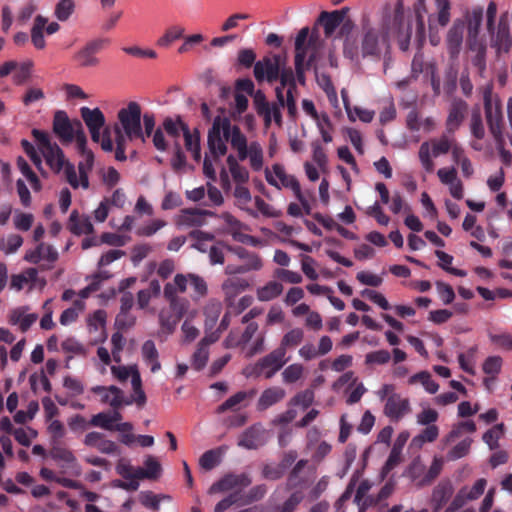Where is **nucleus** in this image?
Here are the masks:
<instances>
[{"label": "nucleus", "instance_id": "f257e3e1", "mask_svg": "<svg viewBox=\"0 0 512 512\" xmlns=\"http://www.w3.org/2000/svg\"><path fill=\"white\" fill-rule=\"evenodd\" d=\"M404 16L403 0H395L393 3H385L382 7L381 21L378 26L373 25L369 17H363L360 47L352 39H345L344 55L356 62L359 61L360 56L379 59L382 52L389 48V30L399 28L404 21Z\"/></svg>", "mask_w": 512, "mask_h": 512}, {"label": "nucleus", "instance_id": "f03ea898", "mask_svg": "<svg viewBox=\"0 0 512 512\" xmlns=\"http://www.w3.org/2000/svg\"><path fill=\"white\" fill-rule=\"evenodd\" d=\"M226 142L237 153L239 160L249 159L253 170L259 171L262 169L264 155L261 144L258 141L248 142L246 135L239 126L233 125L227 117L217 116L214 118L207 135L208 150L214 160H218L227 153Z\"/></svg>", "mask_w": 512, "mask_h": 512}, {"label": "nucleus", "instance_id": "7ed1b4c3", "mask_svg": "<svg viewBox=\"0 0 512 512\" xmlns=\"http://www.w3.org/2000/svg\"><path fill=\"white\" fill-rule=\"evenodd\" d=\"M483 105L489 132L495 143H502L504 136L502 102L500 97L493 93L492 86H486L483 90Z\"/></svg>", "mask_w": 512, "mask_h": 512}, {"label": "nucleus", "instance_id": "20e7f679", "mask_svg": "<svg viewBox=\"0 0 512 512\" xmlns=\"http://www.w3.org/2000/svg\"><path fill=\"white\" fill-rule=\"evenodd\" d=\"M53 132L63 143L76 141L78 150H84L87 138L80 120H70L65 111H56L53 118Z\"/></svg>", "mask_w": 512, "mask_h": 512}, {"label": "nucleus", "instance_id": "39448f33", "mask_svg": "<svg viewBox=\"0 0 512 512\" xmlns=\"http://www.w3.org/2000/svg\"><path fill=\"white\" fill-rule=\"evenodd\" d=\"M258 331V324L255 322L249 323L243 331L233 330L225 339L227 348H241L246 358H251L257 354L265 351V337L258 336L254 343L247 347V344L252 340Z\"/></svg>", "mask_w": 512, "mask_h": 512}, {"label": "nucleus", "instance_id": "423d86ee", "mask_svg": "<svg viewBox=\"0 0 512 512\" xmlns=\"http://www.w3.org/2000/svg\"><path fill=\"white\" fill-rule=\"evenodd\" d=\"M117 118L119 123L115 126L120 128L121 134L127 140L140 139L145 142L141 126V107L137 102L131 101L125 108L120 109Z\"/></svg>", "mask_w": 512, "mask_h": 512}, {"label": "nucleus", "instance_id": "0eeeda50", "mask_svg": "<svg viewBox=\"0 0 512 512\" xmlns=\"http://www.w3.org/2000/svg\"><path fill=\"white\" fill-rule=\"evenodd\" d=\"M496 15L497 5L494 1H490L486 11V28L491 35L492 45L498 50L507 51L511 44L508 14L504 13L500 16L497 28L494 26Z\"/></svg>", "mask_w": 512, "mask_h": 512}, {"label": "nucleus", "instance_id": "6e6552de", "mask_svg": "<svg viewBox=\"0 0 512 512\" xmlns=\"http://www.w3.org/2000/svg\"><path fill=\"white\" fill-rule=\"evenodd\" d=\"M32 135L34 136L38 150L44 157L47 165L53 172L60 173L68 162L62 149L57 145V143L51 141L50 136L46 132L34 129L32 131Z\"/></svg>", "mask_w": 512, "mask_h": 512}, {"label": "nucleus", "instance_id": "1a4fd4ad", "mask_svg": "<svg viewBox=\"0 0 512 512\" xmlns=\"http://www.w3.org/2000/svg\"><path fill=\"white\" fill-rule=\"evenodd\" d=\"M454 137L443 134L438 138L430 139L423 142L418 151V157L424 170L428 173L433 172L435 164L433 157H438L447 154L452 146Z\"/></svg>", "mask_w": 512, "mask_h": 512}, {"label": "nucleus", "instance_id": "9d476101", "mask_svg": "<svg viewBox=\"0 0 512 512\" xmlns=\"http://www.w3.org/2000/svg\"><path fill=\"white\" fill-rule=\"evenodd\" d=\"M287 362L286 356L277 348L245 369L247 376L272 378Z\"/></svg>", "mask_w": 512, "mask_h": 512}, {"label": "nucleus", "instance_id": "9b49d317", "mask_svg": "<svg viewBox=\"0 0 512 512\" xmlns=\"http://www.w3.org/2000/svg\"><path fill=\"white\" fill-rule=\"evenodd\" d=\"M286 64V57L279 54H269L254 64V77L258 82L266 80L272 83L278 80L281 70Z\"/></svg>", "mask_w": 512, "mask_h": 512}, {"label": "nucleus", "instance_id": "f8f14e48", "mask_svg": "<svg viewBox=\"0 0 512 512\" xmlns=\"http://www.w3.org/2000/svg\"><path fill=\"white\" fill-rule=\"evenodd\" d=\"M172 283L179 290L180 294H184L187 291L188 285H190L192 288L191 298L195 302L205 298L209 293L208 283L205 278L195 273H177Z\"/></svg>", "mask_w": 512, "mask_h": 512}, {"label": "nucleus", "instance_id": "ddd939ff", "mask_svg": "<svg viewBox=\"0 0 512 512\" xmlns=\"http://www.w3.org/2000/svg\"><path fill=\"white\" fill-rule=\"evenodd\" d=\"M251 483L252 479L247 473H228L210 486L208 489V494L214 495L229 491H238L241 495V491L248 487Z\"/></svg>", "mask_w": 512, "mask_h": 512}, {"label": "nucleus", "instance_id": "4468645a", "mask_svg": "<svg viewBox=\"0 0 512 512\" xmlns=\"http://www.w3.org/2000/svg\"><path fill=\"white\" fill-rule=\"evenodd\" d=\"M91 393L99 397V401L103 405H108L112 409H120L125 405H131L132 401H128L122 389L115 385L110 386H93Z\"/></svg>", "mask_w": 512, "mask_h": 512}, {"label": "nucleus", "instance_id": "2eb2a0df", "mask_svg": "<svg viewBox=\"0 0 512 512\" xmlns=\"http://www.w3.org/2000/svg\"><path fill=\"white\" fill-rule=\"evenodd\" d=\"M266 181L277 189L290 188L294 193L301 188L298 180L285 171L281 164H274L265 169Z\"/></svg>", "mask_w": 512, "mask_h": 512}, {"label": "nucleus", "instance_id": "dca6fc26", "mask_svg": "<svg viewBox=\"0 0 512 512\" xmlns=\"http://www.w3.org/2000/svg\"><path fill=\"white\" fill-rule=\"evenodd\" d=\"M412 411L410 400L401 394L391 395L385 402L383 413L391 421L398 422Z\"/></svg>", "mask_w": 512, "mask_h": 512}, {"label": "nucleus", "instance_id": "f3484780", "mask_svg": "<svg viewBox=\"0 0 512 512\" xmlns=\"http://www.w3.org/2000/svg\"><path fill=\"white\" fill-rule=\"evenodd\" d=\"M349 10L348 7H343L330 12L322 11L313 27L318 28L319 25L322 26L325 37L330 38L344 21V16L348 14Z\"/></svg>", "mask_w": 512, "mask_h": 512}, {"label": "nucleus", "instance_id": "a211bd4d", "mask_svg": "<svg viewBox=\"0 0 512 512\" xmlns=\"http://www.w3.org/2000/svg\"><path fill=\"white\" fill-rule=\"evenodd\" d=\"M83 444L98 452L107 455L119 454L120 449L116 442L108 439L103 433L98 431L88 432L83 439Z\"/></svg>", "mask_w": 512, "mask_h": 512}, {"label": "nucleus", "instance_id": "6ab92c4d", "mask_svg": "<svg viewBox=\"0 0 512 512\" xmlns=\"http://www.w3.org/2000/svg\"><path fill=\"white\" fill-rule=\"evenodd\" d=\"M302 33H304V38L301 41V46L304 49V60L307 61L312 53L316 57L317 51L323 46V41L320 38L318 28L313 27L310 30L308 27H304L300 29L295 38V55L297 54V41L303 35Z\"/></svg>", "mask_w": 512, "mask_h": 512}, {"label": "nucleus", "instance_id": "aec40b11", "mask_svg": "<svg viewBox=\"0 0 512 512\" xmlns=\"http://www.w3.org/2000/svg\"><path fill=\"white\" fill-rule=\"evenodd\" d=\"M58 251L50 244L40 243L35 250L28 252L25 255V260L30 263L47 262L42 264V269H51L54 263L58 260Z\"/></svg>", "mask_w": 512, "mask_h": 512}, {"label": "nucleus", "instance_id": "412c9836", "mask_svg": "<svg viewBox=\"0 0 512 512\" xmlns=\"http://www.w3.org/2000/svg\"><path fill=\"white\" fill-rule=\"evenodd\" d=\"M38 318V314L31 312L28 305L13 308L8 313V323L12 326H18L21 332L28 331Z\"/></svg>", "mask_w": 512, "mask_h": 512}, {"label": "nucleus", "instance_id": "4be33fe9", "mask_svg": "<svg viewBox=\"0 0 512 512\" xmlns=\"http://www.w3.org/2000/svg\"><path fill=\"white\" fill-rule=\"evenodd\" d=\"M454 494V486L451 480H441L432 490L430 497V505L433 512H439Z\"/></svg>", "mask_w": 512, "mask_h": 512}, {"label": "nucleus", "instance_id": "5701e85b", "mask_svg": "<svg viewBox=\"0 0 512 512\" xmlns=\"http://www.w3.org/2000/svg\"><path fill=\"white\" fill-rule=\"evenodd\" d=\"M105 43L106 41L102 39L90 41L75 54L74 59L82 68L97 66L99 59L96 57V53L101 50Z\"/></svg>", "mask_w": 512, "mask_h": 512}, {"label": "nucleus", "instance_id": "b1692460", "mask_svg": "<svg viewBox=\"0 0 512 512\" xmlns=\"http://www.w3.org/2000/svg\"><path fill=\"white\" fill-rule=\"evenodd\" d=\"M208 216H215V213L196 208L183 209L176 218V224L181 227H200L206 223Z\"/></svg>", "mask_w": 512, "mask_h": 512}, {"label": "nucleus", "instance_id": "393cba45", "mask_svg": "<svg viewBox=\"0 0 512 512\" xmlns=\"http://www.w3.org/2000/svg\"><path fill=\"white\" fill-rule=\"evenodd\" d=\"M179 290L174 287L172 282H168L164 286V297L169 302V306L173 313L182 318L190 308V301L179 295Z\"/></svg>", "mask_w": 512, "mask_h": 512}, {"label": "nucleus", "instance_id": "a878e982", "mask_svg": "<svg viewBox=\"0 0 512 512\" xmlns=\"http://www.w3.org/2000/svg\"><path fill=\"white\" fill-rule=\"evenodd\" d=\"M465 30V21L456 19L448 30L446 42L451 56H457L460 52L463 35Z\"/></svg>", "mask_w": 512, "mask_h": 512}, {"label": "nucleus", "instance_id": "bb28decb", "mask_svg": "<svg viewBox=\"0 0 512 512\" xmlns=\"http://www.w3.org/2000/svg\"><path fill=\"white\" fill-rule=\"evenodd\" d=\"M468 110V105L461 99H455L449 109V114L446 119V129L449 133H454L461 125Z\"/></svg>", "mask_w": 512, "mask_h": 512}, {"label": "nucleus", "instance_id": "cd10ccee", "mask_svg": "<svg viewBox=\"0 0 512 512\" xmlns=\"http://www.w3.org/2000/svg\"><path fill=\"white\" fill-rule=\"evenodd\" d=\"M263 434L264 429L260 426H251L240 435L238 446L249 450L257 449L265 443Z\"/></svg>", "mask_w": 512, "mask_h": 512}, {"label": "nucleus", "instance_id": "c85d7f7f", "mask_svg": "<svg viewBox=\"0 0 512 512\" xmlns=\"http://www.w3.org/2000/svg\"><path fill=\"white\" fill-rule=\"evenodd\" d=\"M248 287L249 284L245 279L237 277H229L221 284L224 299L228 304H231L234 299Z\"/></svg>", "mask_w": 512, "mask_h": 512}, {"label": "nucleus", "instance_id": "c756f323", "mask_svg": "<svg viewBox=\"0 0 512 512\" xmlns=\"http://www.w3.org/2000/svg\"><path fill=\"white\" fill-rule=\"evenodd\" d=\"M467 23V43L472 46V42L476 44L480 26L483 20V8L475 7L471 12L465 15Z\"/></svg>", "mask_w": 512, "mask_h": 512}, {"label": "nucleus", "instance_id": "7c9ffc66", "mask_svg": "<svg viewBox=\"0 0 512 512\" xmlns=\"http://www.w3.org/2000/svg\"><path fill=\"white\" fill-rule=\"evenodd\" d=\"M67 227L75 235L91 234L94 231L89 216L80 215L76 210L71 212Z\"/></svg>", "mask_w": 512, "mask_h": 512}, {"label": "nucleus", "instance_id": "2f4dec72", "mask_svg": "<svg viewBox=\"0 0 512 512\" xmlns=\"http://www.w3.org/2000/svg\"><path fill=\"white\" fill-rule=\"evenodd\" d=\"M228 250L233 252L240 260L243 261L244 267H249L250 271H259L263 267V260L262 258L254 253L249 252L243 247H228Z\"/></svg>", "mask_w": 512, "mask_h": 512}, {"label": "nucleus", "instance_id": "473e14b6", "mask_svg": "<svg viewBox=\"0 0 512 512\" xmlns=\"http://www.w3.org/2000/svg\"><path fill=\"white\" fill-rule=\"evenodd\" d=\"M303 38H304V34L301 35L297 41V54L295 55V58H294L296 75H297L298 81L301 84H304V82H305V76H304L305 71L307 69H309L312 66L313 62L315 61V56L313 53L309 56L307 61L304 60V49L301 46V41L303 40Z\"/></svg>", "mask_w": 512, "mask_h": 512}, {"label": "nucleus", "instance_id": "72a5a7b5", "mask_svg": "<svg viewBox=\"0 0 512 512\" xmlns=\"http://www.w3.org/2000/svg\"><path fill=\"white\" fill-rule=\"evenodd\" d=\"M184 144L187 151L192 153L195 161L201 160L200 133L198 129L191 131L188 125L182 126Z\"/></svg>", "mask_w": 512, "mask_h": 512}, {"label": "nucleus", "instance_id": "f704fd0d", "mask_svg": "<svg viewBox=\"0 0 512 512\" xmlns=\"http://www.w3.org/2000/svg\"><path fill=\"white\" fill-rule=\"evenodd\" d=\"M285 395V390L281 387L273 386L267 388L261 393L257 401V407L260 410H265L270 406L280 402L282 399H284Z\"/></svg>", "mask_w": 512, "mask_h": 512}, {"label": "nucleus", "instance_id": "c9c22d12", "mask_svg": "<svg viewBox=\"0 0 512 512\" xmlns=\"http://www.w3.org/2000/svg\"><path fill=\"white\" fill-rule=\"evenodd\" d=\"M80 114L89 131L103 129L105 117L99 108L90 109L88 107H82Z\"/></svg>", "mask_w": 512, "mask_h": 512}, {"label": "nucleus", "instance_id": "e433bc0d", "mask_svg": "<svg viewBox=\"0 0 512 512\" xmlns=\"http://www.w3.org/2000/svg\"><path fill=\"white\" fill-rule=\"evenodd\" d=\"M141 355L144 362L150 366L152 373H156L161 369L159 353L155 343L152 340H147L143 343L141 347Z\"/></svg>", "mask_w": 512, "mask_h": 512}, {"label": "nucleus", "instance_id": "4c0bfd02", "mask_svg": "<svg viewBox=\"0 0 512 512\" xmlns=\"http://www.w3.org/2000/svg\"><path fill=\"white\" fill-rule=\"evenodd\" d=\"M282 283L271 280L256 290V297L261 302H268L279 297L283 292Z\"/></svg>", "mask_w": 512, "mask_h": 512}, {"label": "nucleus", "instance_id": "58836bf2", "mask_svg": "<svg viewBox=\"0 0 512 512\" xmlns=\"http://www.w3.org/2000/svg\"><path fill=\"white\" fill-rule=\"evenodd\" d=\"M226 450V446H220L218 448L204 452L199 458L200 467L206 471L212 470L213 468L220 464L222 456L224 455Z\"/></svg>", "mask_w": 512, "mask_h": 512}, {"label": "nucleus", "instance_id": "ea45409f", "mask_svg": "<svg viewBox=\"0 0 512 512\" xmlns=\"http://www.w3.org/2000/svg\"><path fill=\"white\" fill-rule=\"evenodd\" d=\"M304 339L303 329L296 327L287 331L281 338L280 344L277 347L278 350L286 356L288 349H293L300 345Z\"/></svg>", "mask_w": 512, "mask_h": 512}, {"label": "nucleus", "instance_id": "a19ab883", "mask_svg": "<svg viewBox=\"0 0 512 512\" xmlns=\"http://www.w3.org/2000/svg\"><path fill=\"white\" fill-rule=\"evenodd\" d=\"M219 218L222 219L225 223V231L230 234L235 241L238 240L244 231L249 230L247 225L240 222L229 212H223L221 215H219Z\"/></svg>", "mask_w": 512, "mask_h": 512}, {"label": "nucleus", "instance_id": "79ce46f5", "mask_svg": "<svg viewBox=\"0 0 512 512\" xmlns=\"http://www.w3.org/2000/svg\"><path fill=\"white\" fill-rule=\"evenodd\" d=\"M211 342L212 341L208 340L207 338H204L199 342L196 351L193 353L191 357L193 369L200 371L206 366L209 358L208 347Z\"/></svg>", "mask_w": 512, "mask_h": 512}, {"label": "nucleus", "instance_id": "37998d69", "mask_svg": "<svg viewBox=\"0 0 512 512\" xmlns=\"http://www.w3.org/2000/svg\"><path fill=\"white\" fill-rule=\"evenodd\" d=\"M238 161H240L238 157L236 158L232 154L226 159L233 180L238 184H244L249 180V172L244 166L240 165Z\"/></svg>", "mask_w": 512, "mask_h": 512}, {"label": "nucleus", "instance_id": "c03bdc74", "mask_svg": "<svg viewBox=\"0 0 512 512\" xmlns=\"http://www.w3.org/2000/svg\"><path fill=\"white\" fill-rule=\"evenodd\" d=\"M79 152L84 157V161H81L78 164V171H79L80 178L82 180V188L88 189L89 188L88 173L92 169L94 155L91 151L86 149V145L84 146V150H79Z\"/></svg>", "mask_w": 512, "mask_h": 512}, {"label": "nucleus", "instance_id": "a18cd8bd", "mask_svg": "<svg viewBox=\"0 0 512 512\" xmlns=\"http://www.w3.org/2000/svg\"><path fill=\"white\" fill-rule=\"evenodd\" d=\"M222 311V304L218 299H209L204 305L203 312L205 315L206 326L212 328L217 322Z\"/></svg>", "mask_w": 512, "mask_h": 512}, {"label": "nucleus", "instance_id": "49530a36", "mask_svg": "<svg viewBox=\"0 0 512 512\" xmlns=\"http://www.w3.org/2000/svg\"><path fill=\"white\" fill-rule=\"evenodd\" d=\"M426 473V466L421 460L420 457H416L409 464L406 469V475L413 481L417 486L424 487L425 485L421 484V480L424 478Z\"/></svg>", "mask_w": 512, "mask_h": 512}, {"label": "nucleus", "instance_id": "de8ad7c7", "mask_svg": "<svg viewBox=\"0 0 512 512\" xmlns=\"http://www.w3.org/2000/svg\"><path fill=\"white\" fill-rule=\"evenodd\" d=\"M408 383L410 385L421 384L425 388V390L430 394L436 393L439 389L438 384L435 383V381L432 379L431 374L427 371H421L411 376L408 379Z\"/></svg>", "mask_w": 512, "mask_h": 512}, {"label": "nucleus", "instance_id": "09e8293b", "mask_svg": "<svg viewBox=\"0 0 512 512\" xmlns=\"http://www.w3.org/2000/svg\"><path fill=\"white\" fill-rule=\"evenodd\" d=\"M248 398V394L245 391H239L234 395L230 396L226 401L219 405L216 409L218 414L225 413L226 411H236L241 408L242 404Z\"/></svg>", "mask_w": 512, "mask_h": 512}, {"label": "nucleus", "instance_id": "8fccbe9b", "mask_svg": "<svg viewBox=\"0 0 512 512\" xmlns=\"http://www.w3.org/2000/svg\"><path fill=\"white\" fill-rule=\"evenodd\" d=\"M305 368L300 363L288 365L281 373L282 380L285 384H293L304 378Z\"/></svg>", "mask_w": 512, "mask_h": 512}, {"label": "nucleus", "instance_id": "3c124183", "mask_svg": "<svg viewBox=\"0 0 512 512\" xmlns=\"http://www.w3.org/2000/svg\"><path fill=\"white\" fill-rule=\"evenodd\" d=\"M53 460L62 463L63 466L72 467L76 463L73 452L62 446H54L50 451Z\"/></svg>", "mask_w": 512, "mask_h": 512}, {"label": "nucleus", "instance_id": "603ef678", "mask_svg": "<svg viewBox=\"0 0 512 512\" xmlns=\"http://www.w3.org/2000/svg\"><path fill=\"white\" fill-rule=\"evenodd\" d=\"M416 19V36L421 40L425 37L424 17L427 14L425 1H416L413 6Z\"/></svg>", "mask_w": 512, "mask_h": 512}, {"label": "nucleus", "instance_id": "864d4df0", "mask_svg": "<svg viewBox=\"0 0 512 512\" xmlns=\"http://www.w3.org/2000/svg\"><path fill=\"white\" fill-rule=\"evenodd\" d=\"M111 373L115 379L119 382H125L129 377L131 380L134 379L135 375H140L138 366L136 364L125 366V365H113L110 368Z\"/></svg>", "mask_w": 512, "mask_h": 512}, {"label": "nucleus", "instance_id": "5fc2aeb1", "mask_svg": "<svg viewBox=\"0 0 512 512\" xmlns=\"http://www.w3.org/2000/svg\"><path fill=\"white\" fill-rule=\"evenodd\" d=\"M170 499H171V497L169 495H165V494L156 495L151 491H144V492H141L139 495L140 503L144 507L150 508L154 511H157L159 509L161 501H163V500L169 501Z\"/></svg>", "mask_w": 512, "mask_h": 512}, {"label": "nucleus", "instance_id": "6e6d98bb", "mask_svg": "<svg viewBox=\"0 0 512 512\" xmlns=\"http://www.w3.org/2000/svg\"><path fill=\"white\" fill-rule=\"evenodd\" d=\"M17 167L30 182L32 189L35 192H39L42 188L41 182L37 175L32 171L27 161L21 156L17 158Z\"/></svg>", "mask_w": 512, "mask_h": 512}, {"label": "nucleus", "instance_id": "4d7b16f0", "mask_svg": "<svg viewBox=\"0 0 512 512\" xmlns=\"http://www.w3.org/2000/svg\"><path fill=\"white\" fill-rule=\"evenodd\" d=\"M47 23V20L42 16H37L34 25L31 30V39L34 46L38 49L45 47V40L43 35V29Z\"/></svg>", "mask_w": 512, "mask_h": 512}, {"label": "nucleus", "instance_id": "13d9d810", "mask_svg": "<svg viewBox=\"0 0 512 512\" xmlns=\"http://www.w3.org/2000/svg\"><path fill=\"white\" fill-rule=\"evenodd\" d=\"M439 435V429L436 425L427 426L419 435L415 436L411 440V446L414 447H422V445L426 442H433L437 439Z\"/></svg>", "mask_w": 512, "mask_h": 512}, {"label": "nucleus", "instance_id": "bf43d9fd", "mask_svg": "<svg viewBox=\"0 0 512 512\" xmlns=\"http://www.w3.org/2000/svg\"><path fill=\"white\" fill-rule=\"evenodd\" d=\"M166 226L167 222L165 220L159 218L153 219L139 226L136 230V234L139 237H151Z\"/></svg>", "mask_w": 512, "mask_h": 512}, {"label": "nucleus", "instance_id": "052dcab7", "mask_svg": "<svg viewBox=\"0 0 512 512\" xmlns=\"http://www.w3.org/2000/svg\"><path fill=\"white\" fill-rule=\"evenodd\" d=\"M89 425L107 431H116L117 424L112 423L110 412H100L91 417Z\"/></svg>", "mask_w": 512, "mask_h": 512}, {"label": "nucleus", "instance_id": "680f3d73", "mask_svg": "<svg viewBox=\"0 0 512 512\" xmlns=\"http://www.w3.org/2000/svg\"><path fill=\"white\" fill-rule=\"evenodd\" d=\"M463 430H467L468 432L473 433L476 431V425L473 421L462 422L459 425L453 427V429L445 436L442 442L445 445L454 442L462 435Z\"/></svg>", "mask_w": 512, "mask_h": 512}, {"label": "nucleus", "instance_id": "e2e57ef3", "mask_svg": "<svg viewBox=\"0 0 512 512\" xmlns=\"http://www.w3.org/2000/svg\"><path fill=\"white\" fill-rule=\"evenodd\" d=\"M133 394L131 396V399H128V401H132V403H135L138 407L142 408L147 401L146 394L142 388V380L140 375H135L134 379L131 381Z\"/></svg>", "mask_w": 512, "mask_h": 512}, {"label": "nucleus", "instance_id": "0e129e2a", "mask_svg": "<svg viewBox=\"0 0 512 512\" xmlns=\"http://www.w3.org/2000/svg\"><path fill=\"white\" fill-rule=\"evenodd\" d=\"M472 439L471 438H465L462 441H460L458 444H456L454 447H452L448 453H447V460L449 461H455L457 459H460L464 456H466L471 448Z\"/></svg>", "mask_w": 512, "mask_h": 512}, {"label": "nucleus", "instance_id": "69168bd1", "mask_svg": "<svg viewBox=\"0 0 512 512\" xmlns=\"http://www.w3.org/2000/svg\"><path fill=\"white\" fill-rule=\"evenodd\" d=\"M391 359L390 352L387 350H376L365 355V364L368 366L384 365Z\"/></svg>", "mask_w": 512, "mask_h": 512}, {"label": "nucleus", "instance_id": "338daca9", "mask_svg": "<svg viewBox=\"0 0 512 512\" xmlns=\"http://www.w3.org/2000/svg\"><path fill=\"white\" fill-rule=\"evenodd\" d=\"M116 431L120 433L119 441L126 446H131L137 439L132 433L133 425L130 422L117 424Z\"/></svg>", "mask_w": 512, "mask_h": 512}, {"label": "nucleus", "instance_id": "774afa93", "mask_svg": "<svg viewBox=\"0 0 512 512\" xmlns=\"http://www.w3.org/2000/svg\"><path fill=\"white\" fill-rule=\"evenodd\" d=\"M470 131L479 140L485 137V127L479 110H474L471 114Z\"/></svg>", "mask_w": 512, "mask_h": 512}]
</instances>
